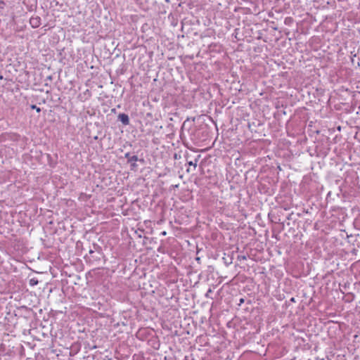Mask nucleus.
I'll list each match as a JSON object with an SVG mask.
<instances>
[{"instance_id": "f257e3e1", "label": "nucleus", "mask_w": 360, "mask_h": 360, "mask_svg": "<svg viewBox=\"0 0 360 360\" xmlns=\"http://www.w3.org/2000/svg\"><path fill=\"white\" fill-rule=\"evenodd\" d=\"M162 150L160 151V158L162 160V167L164 171L159 172V177L165 176L166 182L168 183L174 177L172 172V167L174 165V159L176 158V154L173 152L172 148L169 147L162 146Z\"/></svg>"}, {"instance_id": "f03ea898", "label": "nucleus", "mask_w": 360, "mask_h": 360, "mask_svg": "<svg viewBox=\"0 0 360 360\" xmlns=\"http://www.w3.org/2000/svg\"><path fill=\"white\" fill-rule=\"evenodd\" d=\"M238 307L237 310L240 313H252L254 307L250 300L240 298L238 304Z\"/></svg>"}, {"instance_id": "7ed1b4c3", "label": "nucleus", "mask_w": 360, "mask_h": 360, "mask_svg": "<svg viewBox=\"0 0 360 360\" xmlns=\"http://www.w3.org/2000/svg\"><path fill=\"white\" fill-rule=\"evenodd\" d=\"M30 24L33 28H37L41 25V18L39 16H32L30 19Z\"/></svg>"}, {"instance_id": "20e7f679", "label": "nucleus", "mask_w": 360, "mask_h": 360, "mask_svg": "<svg viewBox=\"0 0 360 360\" xmlns=\"http://www.w3.org/2000/svg\"><path fill=\"white\" fill-rule=\"evenodd\" d=\"M118 120L124 124L128 125L129 124V118L127 114L121 113L118 115Z\"/></svg>"}, {"instance_id": "39448f33", "label": "nucleus", "mask_w": 360, "mask_h": 360, "mask_svg": "<svg viewBox=\"0 0 360 360\" xmlns=\"http://www.w3.org/2000/svg\"><path fill=\"white\" fill-rule=\"evenodd\" d=\"M138 158L136 155H132L128 159V162L131 163V167H134L136 166L135 162L137 161Z\"/></svg>"}, {"instance_id": "423d86ee", "label": "nucleus", "mask_w": 360, "mask_h": 360, "mask_svg": "<svg viewBox=\"0 0 360 360\" xmlns=\"http://www.w3.org/2000/svg\"><path fill=\"white\" fill-rule=\"evenodd\" d=\"M38 283H39L38 280L35 278H31L30 280V285L31 286H34V285H37Z\"/></svg>"}, {"instance_id": "0eeeda50", "label": "nucleus", "mask_w": 360, "mask_h": 360, "mask_svg": "<svg viewBox=\"0 0 360 360\" xmlns=\"http://www.w3.org/2000/svg\"><path fill=\"white\" fill-rule=\"evenodd\" d=\"M197 162H198V159L195 158L194 162L193 161H189L188 163L190 166H193L194 169H195L196 166H197Z\"/></svg>"}, {"instance_id": "6e6552de", "label": "nucleus", "mask_w": 360, "mask_h": 360, "mask_svg": "<svg viewBox=\"0 0 360 360\" xmlns=\"http://www.w3.org/2000/svg\"><path fill=\"white\" fill-rule=\"evenodd\" d=\"M6 319H7L6 316H0V323L6 324Z\"/></svg>"}, {"instance_id": "1a4fd4ad", "label": "nucleus", "mask_w": 360, "mask_h": 360, "mask_svg": "<svg viewBox=\"0 0 360 360\" xmlns=\"http://www.w3.org/2000/svg\"><path fill=\"white\" fill-rule=\"evenodd\" d=\"M212 290L211 288H209V289H208V290H207V292H206L205 296H206L207 297H210V293H212Z\"/></svg>"}, {"instance_id": "9d476101", "label": "nucleus", "mask_w": 360, "mask_h": 360, "mask_svg": "<svg viewBox=\"0 0 360 360\" xmlns=\"http://www.w3.org/2000/svg\"><path fill=\"white\" fill-rule=\"evenodd\" d=\"M32 108L34 110H37V112H40V108H37L36 105H32Z\"/></svg>"}, {"instance_id": "9b49d317", "label": "nucleus", "mask_w": 360, "mask_h": 360, "mask_svg": "<svg viewBox=\"0 0 360 360\" xmlns=\"http://www.w3.org/2000/svg\"><path fill=\"white\" fill-rule=\"evenodd\" d=\"M170 310H172V311H169V314H174V311H175L176 309H171Z\"/></svg>"}, {"instance_id": "f8f14e48", "label": "nucleus", "mask_w": 360, "mask_h": 360, "mask_svg": "<svg viewBox=\"0 0 360 360\" xmlns=\"http://www.w3.org/2000/svg\"><path fill=\"white\" fill-rule=\"evenodd\" d=\"M126 157L129 159V157H131V156L129 155V153H127V154H126Z\"/></svg>"}, {"instance_id": "ddd939ff", "label": "nucleus", "mask_w": 360, "mask_h": 360, "mask_svg": "<svg viewBox=\"0 0 360 360\" xmlns=\"http://www.w3.org/2000/svg\"><path fill=\"white\" fill-rule=\"evenodd\" d=\"M160 13H166V11H165V10H164V11H160Z\"/></svg>"}, {"instance_id": "4468645a", "label": "nucleus", "mask_w": 360, "mask_h": 360, "mask_svg": "<svg viewBox=\"0 0 360 360\" xmlns=\"http://www.w3.org/2000/svg\"><path fill=\"white\" fill-rule=\"evenodd\" d=\"M290 300H291L292 302H295V298H294V297H292Z\"/></svg>"}, {"instance_id": "2eb2a0df", "label": "nucleus", "mask_w": 360, "mask_h": 360, "mask_svg": "<svg viewBox=\"0 0 360 360\" xmlns=\"http://www.w3.org/2000/svg\"><path fill=\"white\" fill-rule=\"evenodd\" d=\"M162 234L165 236V235H166V232L163 231V232H162Z\"/></svg>"}, {"instance_id": "dca6fc26", "label": "nucleus", "mask_w": 360, "mask_h": 360, "mask_svg": "<svg viewBox=\"0 0 360 360\" xmlns=\"http://www.w3.org/2000/svg\"><path fill=\"white\" fill-rule=\"evenodd\" d=\"M165 1H167V2H168V1H169V0H165Z\"/></svg>"}]
</instances>
